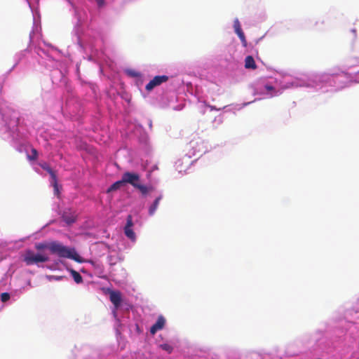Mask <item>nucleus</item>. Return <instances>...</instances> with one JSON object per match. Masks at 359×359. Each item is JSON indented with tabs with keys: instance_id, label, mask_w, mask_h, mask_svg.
<instances>
[{
	"instance_id": "3",
	"label": "nucleus",
	"mask_w": 359,
	"mask_h": 359,
	"mask_svg": "<svg viewBox=\"0 0 359 359\" xmlns=\"http://www.w3.org/2000/svg\"><path fill=\"white\" fill-rule=\"evenodd\" d=\"M48 257L41 254H34L32 250H27L25 254L24 261L27 265H32L39 262H46Z\"/></svg>"
},
{
	"instance_id": "4",
	"label": "nucleus",
	"mask_w": 359,
	"mask_h": 359,
	"mask_svg": "<svg viewBox=\"0 0 359 359\" xmlns=\"http://www.w3.org/2000/svg\"><path fill=\"white\" fill-rule=\"evenodd\" d=\"M168 80V76H156L146 85L145 88L147 90L151 91L154 88L160 86L161 83L166 82Z\"/></svg>"
},
{
	"instance_id": "18",
	"label": "nucleus",
	"mask_w": 359,
	"mask_h": 359,
	"mask_svg": "<svg viewBox=\"0 0 359 359\" xmlns=\"http://www.w3.org/2000/svg\"><path fill=\"white\" fill-rule=\"evenodd\" d=\"M35 248L38 250H43V249H45V248H48V244L47 245V244L43 243H36L35 245Z\"/></svg>"
},
{
	"instance_id": "13",
	"label": "nucleus",
	"mask_w": 359,
	"mask_h": 359,
	"mask_svg": "<svg viewBox=\"0 0 359 359\" xmlns=\"http://www.w3.org/2000/svg\"><path fill=\"white\" fill-rule=\"evenodd\" d=\"M51 177V184H53V187L57 189V175L56 172L53 170L52 172L49 173Z\"/></svg>"
},
{
	"instance_id": "7",
	"label": "nucleus",
	"mask_w": 359,
	"mask_h": 359,
	"mask_svg": "<svg viewBox=\"0 0 359 359\" xmlns=\"http://www.w3.org/2000/svg\"><path fill=\"white\" fill-rule=\"evenodd\" d=\"M165 320L163 316H160L156 322L151 327L150 333L151 334H155L157 331L162 330L165 325Z\"/></svg>"
},
{
	"instance_id": "27",
	"label": "nucleus",
	"mask_w": 359,
	"mask_h": 359,
	"mask_svg": "<svg viewBox=\"0 0 359 359\" xmlns=\"http://www.w3.org/2000/svg\"><path fill=\"white\" fill-rule=\"evenodd\" d=\"M54 190H55V193L58 194V192H59L58 188H57V189H55L54 188Z\"/></svg>"
},
{
	"instance_id": "6",
	"label": "nucleus",
	"mask_w": 359,
	"mask_h": 359,
	"mask_svg": "<svg viewBox=\"0 0 359 359\" xmlns=\"http://www.w3.org/2000/svg\"><path fill=\"white\" fill-rule=\"evenodd\" d=\"M133 226V218L131 215H128L127 217V222L124 227V233L125 235L130 238L131 241H135L136 236L135 232L133 231L132 227Z\"/></svg>"
},
{
	"instance_id": "19",
	"label": "nucleus",
	"mask_w": 359,
	"mask_h": 359,
	"mask_svg": "<svg viewBox=\"0 0 359 359\" xmlns=\"http://www.w3.org/2000/svg\"><path fill=\"white\" fill-rule=\"evenodd\" d=\"M10 299V294L8 292H3L1 294V300L2 302H6Z\"/></svg>"
},
{
	"instance_id": "15",
	"label": "nucleus",
	"mask_w": 359,
	"mask_h": 359,
	"mask_svg": "<svg viewBox=\"0 0 359 359\" xmlns=\"http://www.w3.org/2000/svg\"><path fill=\"white\" fill-rule=\"evenodd\" d=\"M101 290L102 292L109 296V299L112 302V289L109 287H102Z\"/></svg>"
},
{
	"instance_id": "23",
	"label": "nucleus",
	"mask_w": 359,
	"mask_h": 359,
	"mask_svg": "<svg viewBox=\"0 0 359 359\" xmlns=\"http://www.w3.org/2000/svg\"><path fill=\"white\" fill-rule=\"evenodd\" d=\"M237 35L239 37V39H241V41L245 39V34L243 31L241 32L238 33Z\"/></svg>"
},
{
	"instance_id": "11",
	"label": "nucleus",
	"mask_w": 359,
	"mask_h": 359,
	"mask_svg": "<svg viewBox=\"0 0 359 359\" xmlns=\"http://www.w3.org/2000/svg\"><path fill=\"white\" fill-rule=\"evenodd\" d=\"M161 198H162L161 196H159L158 197H157L155 199V201H154L153 204L150 206V208L149 209V214L150 215H153L155 213V212L159 205L160 201L161 200Z\"/></svg>"
},
{
	"instance_id": "25",
	"label": "nucleus",
	"mask_w": 359,
	"mask_h": 359,
	"mask_svg": "<svg viewBox=\"0 0 359 359\" xmlns=\"http://www.w3.org/2000/svg\"><path fill=\"white\" fill-rule=\"evenodd\" d=\"M241 43H242L243 46L244 47H246V46H247V45H248V43H247V41H246V39H243V40L241 41Z\"/></svg>"
},
{
	"instance_id": "1",
	"label": "nucleus",
	"mask_w": 359,
	"mask_h": 359,
	"mask_svg": "<svg viewBox=\"0 0 359 359\" xmlns=\"http://www.w3.org/2000/svg\"><path fill=\"white\" fill-rule=\"evenodd\" d=\"M48 250L52 254L57 255L60 257L71 259L79 263L83 262L74 248L66 247L58 242L49 243Z\"/></svg>"
},
{
	"instance_id": "16",
	"label": "nucleus",
	"mask_w": 359,
	"mask_h": 359,
	"mask_svg": "<svg viewBox=\"0 0 359 359\" xmlns=\"http://www.w3.org/2000/svg\"><path fill=\"white\" fill-rule=\"evenodd\" d=\"M160 347H161L163 350H164V351H167L168 353H172V350H173L172 346H170V344H161V345H160Z\"/></svg>"
},
{
	"instance_id": "8",
	"label": "nucleus",
	"mask_w": 359,
	"mask_h": 359,
	"mask_svg": "<svg viewBox=\"0 0 359 359\" xmlns=\"http://www.w3.org/2000/svg\"><path fill=\"white\" fill-rule=\"evenodd\" d=\"M245 67L246 69H255L257 65L252 56L248 55L245 59Z\"/></svg>"
},
{
	"instance_id": "20",
	"label": "nucleus",
	"mask_w": 359,
	"mask_h": 359,
	"mask_svg": "<svg viewBox=\"0 0 359 359\" xmlns=\"http://www.w3.org/2000/svg\"><path fill=\"white\" fill-rule=\"evenodd\" d=\"M41 168H43L44 170L47 171L48 173L52 172L53 169L49 166V165L46 163H41Z\"/></svg>"
},
{
	"instance_id": "2",
	"label": "nucleus",
	"mask_w": 359,
	"mask_h": 359,
	"mask_svg": "<svg viewBox=\"0 0 359 359\" xmlns=\"http://www.w3.org/2000/svg\"><path fill=\"white\" fill-rule=\"evenodd\" d=\"M131 308V304L126 298H124L119 291L114 290V317H116L115 310L121 309L127 312Z\"/></svg>"
},
{
	"instance_id": "14",
	"label": "nucleus",
	"mask_w": 359,
	"mask_h": 359,
	"mask_svg": "<svg viewBox=\"0 0 359 359\" xmlns=\"http://www.w3.org/2000/svg\"><path fill=\"white\" fill-rule=\"evenodd\" d=\"M233 28H234L235 32L237 34L243 31L241 29L240 22L238 21V19H236L233 22Z\"/></svg>"
},
{
	"instance_id": "10",
	"label": "nucleus",
	"mask_w": 359,
	"mask_h": 359,
	"mask_svg": "<svg viewBox=\"0 0 359 359\" xmlns=\"http://www.w3.org/2000/svg\"><path fill=\"white\" fill-rule=\"evenodd\" d=\"M62 219L68 224H71L76 221V217L66 211L62 214Z\"/></svg>"
},
{
	"instance_id": "9",
	"label": "nucleus",
	"mask_w": 359,
	"mask_h": 359,
	"mask_svg": "<svg viewBox=\"0 0 359 359\" xmlns=\"http://www.w3.org/2000/svg\"><path fill=\"white\" fill-rule=\"evenodd\" d=\"M135 188L138 189L142 196H146L153 190V187L151 186L147 187L140 183H138Z\"/></svg>"
},
{
	"instance_id": "24",
	"label": "nucleus",
	"mask_w": 359,
	"mask_h": 359,
	"mask_svg": "<svg viewBox=\"0 0 359 359\" xmlns=\"http://www.w3.org/2000/svg\"><path fill=\"white\" fill-rule=\"evenodd\" d=\"M265 88L268 91H273V90H274V88L272 86L268 85V84L265 86Z\"/></svg>"
},
{
	"instance_id": "21",
	"label": "nucleus",
	"mask_w": 359,
	"mask_h": 359,
	"mask_svg": "<svg viewBox=\"0 0 359 359\" xmlns=\"http://www.w3.org/2000/svg\"><path fill=\"white\" fill-rule=\"evenodd\" d=\"M123 182V179H122L121 181H118V182L114 183V190L118 189L120 187L121 184Z\"/></svg>"
},
{
	"instance_id": "12",
	"label": "nucleus",
	"mask_w": 359,
	"mask_h": 359,
	"mask_svg": "<svg viewBox=\"0 0 359 359\" xmlns=\"http://www.w3.org/2000/svg\"><path fill=\"white\" fill-rule=\"evenodd\" d=\"M70 273L72 274V278H74V281L76 283L79 284V283H82L83 278H82V276L80 275V273L79 272H77L76 271H75L74 269H71L70 270Z\"/></svg>"
},
{
	"instance_id": "26",
	"label": "nucleus",
	"mask_w": 359,
	"mask_h": 359,
	"mask_svg": "<svg viewBox=\"0 0 359 359\" xmlns=\"http://www.w3.org/2000/svg\"><path fill=\"white\" fill-rule=\"evenodd\" d=\"M112 191V185H111L110 187H108L107 189V192L109 193Z\"/></svg>"
},
{
	"instance_id": "5",
	"label": "nucleus",
	"mask_w": 359,
	"mask_h": 359,
	"mask_svg": "<svg viewBox=\"0 0 359 359\" xmlns=\"http://www.w3.org/2000/svg\"><path fill=\"white\" fill-rule=\"evenodd\" d=\"M123 182L135 187L140 182V175L137 173L126 172L123 175Z\"/></svg>"
},
{
	"instance_id": "17",
	"label": "nucleus",
	"mask_w": 359,
	"mask_h": 359,
	"mask_svg": "<svg viewBox=\"0 0 359 359\" xmlns=\"http://www.w3.org/2000/svg\"><path fill=\"white\" fill-rule=\"evenodd\" d=\"M32 155L29 156L28 158L29 160H36L38 157V152L36 149H32L31 150Z\"/></svg>"
},
{
	"instance_id": "22",
	"label": "nucleus",
	"mask_w": 359,
	"mask_h": 359,
	"mask_svg": "<svg viewBox=\"0 0 359 359\" xmlns=\"http://www.w3.org/2000/svg\"><path fill=\"white\" fill-rule=\"evenodd\" d=\"M95 1L99 7H102L104 5V0H95Z\"/></svg>"
}]
</instances>
